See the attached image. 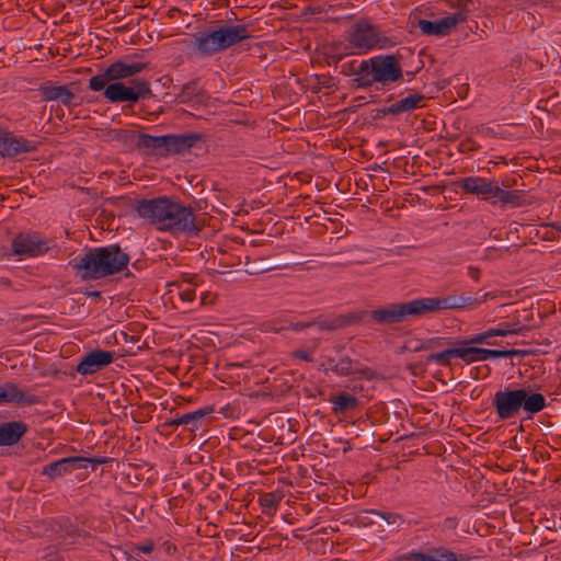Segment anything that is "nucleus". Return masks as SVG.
<instances>
[{
    "label": "nucleus",
    "mask_w": 561,
    "mask_h": 561,
    "mask_svg": "<svg viewBox=\"0 0 561 561\" xmlns=\"http://www.w3.org/2000/svg\"><path fill=\"white\" fill-rule=\"evenodd\" d=\"M250 37L244 24L222 25L194 35L193 48L202 56H211Z\"/></svg>",
    "instance_id": "6"
},
{
    "label": "nucleus",
    "mask_w": 561,
    "mask_h": 561,
    "mask_svg": "<svg viewBox=\"0 0 561 561\" xmlns=\"http://www.w3.org/2000/svg\"><path fill=\"white\" fill-rule=\"evenodd\" d=\"M214 412L213 407H205L194 412L185 413L182 415V423L188 431L195 432L202 425V422L207 415Z\"/></svg>",
    "instance_id": "22"
},
{
    "label": "nucleus",
    "mask_w": 561,
    "mask_h": 561,
    "mask_svg": "<svg viewBox=\"0 0 561 561\" xmlns=\"http://www.w3.org/2000/svg\"><path fill=\"white\" fill-rule=\"evenodd\" d=\"M335 413H344L357 408L358 400L356 397L346 392H341L331 399Z\"/></svg>",
    "instance_id": "23"
},
{
    "label": "nucleus",
    "mask_w": 561,
    "mask_h": 561,
    "mask_svg": "<svg viewBox=\"0 0 561 561\" xmlns=\"http://www.w3.org/2000/svg\"><path fill=\"white\" fill-rule=\"evenodd\" d=\"M365 316V312L362 313H355L347 316L350 318V323H356L363 320V317Z\"/></svg>",
    "instance_id": "46"
},
{
    "label": "nucleus",
    "mask_w": 561,
    "mask_h": 561,
    "mask_svg": "<svg viewBox=\"0 0 561 561\" xmlns=\"http://www.w3.org/2000/svg\"><path fill=\"white\" fill-rule=\"evenodd\" d=\"M70 461V468L71 470L75 468H87L88 465H92V468L94 469L96 465L105 462V458H87V457H68Z\"/></svg>",
    "instance_id": "31"
},
{
    "label": "nucleus",
    "mask_w": 561,
    "mask_h": 561,
    "mask_svg": "<svg viewBox=\"0 0 561 561\" xmlns=\"http://www.w3.org/2000/svg\"><path fill=\"white\" fill-rule=\"evenodd\" d=\"M496 191L493 203L501 202L503 205H511L513 207L520 205V196L517 192L505 191L500 185H497Z\"/></svg>",
    "instance_id": "26"
},
{
    "label": "nucleus",
    "mask_w": 561,
    "mask_h": 561,
    "mask_svg": "<svg viewBox=\"0 0 561 561\" xmlns=\"http://www.w3.org/2000/svg\"><path fill=\"white\" fill-rule=\"evenodd\" d=\"M436 311L434 298H419L407 302H394L369 312L371 320L380 325H393L408 322Z\"/></svg>",
    "instance_id": "7"
},
{
    "label": "nucleus",
    "mask_w": 561,
    "mask_h": 561,
    "mask_svg": "<svg viewBox=\"0 0 561 561\" xmlns=\"http://www.w3.org/2000/svg\"><path fill=\"white\" fill-rule=\"evenodd\" d=\"M70 461L68 458L50 462L43 468L42 473L48 476L51 479L61 477L67 472L71 471Z\"/></svg>",
    "instance_id": "24"
},
{
    "label": "nucleus",
    "mask_w": 561,
    "mask_h": 561,
    "mask_svg": "<svg viewBox=\"0 0 561 561\" xmlns=\"http://www.w3.org/2000/svg\"><path fill=\"white\" fill-rule=\"evenodd\" d=\"M490 358H500L499 350H489L488 359H490Z\"/></svg>",
    "instance_id": "50"
},
{
    "label": "nucleus",
    "mask_w": 561,
    "mask_h": 561,
    "mask_svg": "<svg viewBox=\"0 0 561 561\" xmlns=\"http://www.w3.org/2000/svg\"><path fill=\"white\" fill-rule=\"evenodd\" d=\"M489 334L488 330L483 333H479L470 337L469 340H465L461 342H458L460 345H470V344H488V345H495L494 342L488 341Z\"/></svg>",
    "instance_id": "37"
},
{
    "label": "nucleus",
    "mask_w": 561,
    "mask_h": 561,
    "mask_svg": "<svg viewBox=\"0 0 561 561\" xmlns=\"http://www.w3.org/2000/svg\"><path fill=\"white\" fill-rule=\"evenodd\" d=\"M499 328L502 331H505V336L511 335V334H520L527 329V327L522 324L519 321H515L512 323H508V322L501 323L499 325Z\"/></svg>",
    "instance_id": "36"
},
{
    "label": "nucleus",
    "mask_w": 561,
    "mask_h": 561,
    "mask_svg": "<svg viewBox=\"0 0 561 561\" xmlns=\"http://www.w3.org/2000/svg\"><path fill=\"white\" fill-rule=\"evenodd\" d=\"M458 188L465 194H472L485 201L493 202L499 182L494 179L481 176H468L456 182Z\"/></svg>",
    "instance_id": "10"
},
{
    "label": "nucleus",
    "mask_w": 561,
    "mask_h": 561,
    "mask_svg": "<svg viewBox=\"0 0 561 561\" xmlns=\"http://www.w3.org/2000/svg\"><path fill=\"white\" fill-rule=\"evenodd\" d=\"M291 356L295 358H300V359L307 360V362L311 360L310 354L305 351L293 352Z\"/></svg>",
    "instance_id": "43"
},
{
    "label": "nucleus",
    "mask_w": 561,
    "mask_h": 561,
    "mask_svg": "<svg viewBox=\"0 0 561 561\" xmlns=\"http://www.w3.org/2000/svg\"><path fill=\"white\" fill-rule=\"evenodd\" d=\"M425 96L419 93L409 94L408 96L397 101L396 103L391 104L390 106H387L382 108L380 112L391 115H399L402 113L412 112L416 108H420L424 105Z\"/></svg>",
    "instance_id": "20"
},
{
    "label": "nucleus",
    "mask_w": 561,
    "mask_h": 561,
    "mask_svg": "<svg viewBox=\"0 0 561 561\" xmlns=\"http://www.w3.org/2000/svg\"><path fill=\"white\" fill-rule=\"evenodd\" d=\"M168 426L170 427H173V428H176L179 426H183V423H182V415H178L176 417H174L173 420L169 421L167 423Z\"/></svg>",
    "instance_id": "44"
},
{
    "label": "nucleus",
    "mask_w": 561,
    "mask_h": 561,
    "mask_svg": "<svg viewBox=\"0 0 561 561\" xmlns=\"http://www.w3.org/2000/svg\"><path fill=\"white\" fill-rule=\"evenodd\" d=\"M350 43L362 53H366L375 47L387 48L393 45L391 39L366 21H360L354 25L350 34Z\"/></svg>",
    "instance_id": "9"
},
{
    "label": "nucleus",
    "mask_w": 561,
    "mask_h": 561,
    "mask_svg": "<svg viewBox=\"0 0 561 561\" xmlns=\"http://www.w3.org/2000/svg\"><path fill=\"white\" fill-rule=\"evenodd\" d=\"M245 266V271L249 274H262L272 271L276 267L273 266L266 259H257L254 260L253 262H248Z\"/></svg>",
    "instance_id": "30"
},
{
    "label": "nucleus",
    "mask_w": 561,
    "mask_h": 561,
    "mask_svg": "<svg viewBox=\"0 0 561 561\" xmlns=\"http://www.w3.org/2000/svg\"><path fill=\"white\" fill-rule=\"evenodd\" d=\"M154 545L152 542H146L142 545H135L129 552L124 551L123 556L127 561H145L140 559V553L149 554L153 551Z\"/></svg>",
    "instance_id": "27"
},
{
    "label": "nucleus",
    "mask_w": 561,
    "mask_h": 561,
    "mask_svg": "<svg viewBox=\"0 0 561 561\" xmlns=\"http://www.w3.org/2000/svg\"><path fill=\"white\" fill-rule=\"evenodd\" d=\"M492 293H485L481 299L471 296H448L445 298H434L435 309H459L468 306H478L486 301L489 298H494Z\"/></svg>",
    "instance_id": "17"
},
{
    "label": "nucleus",
    "mask_w": 561,
    "mask_h": 561,
    "mask_svg": "<svg viewBox=\"0 0 561 561\" xmlns=\"http://www.w3.org/2000/svg\"><path fill=\"white\" fill-rule=\"evenodd\" d=\"M342 348H343V346H341V345L335 346L336 352H341Z\"/></svg>",
    "instance_id": "56"
},
{
    "label": "nucleus",
    "mask_w": 561,
    "mask_h": 561,
    "mask_svg": "<svg viewBox=\"0 0 561 561\" xmlns=\"http://www.w3.org/2000/svg\"><path fill=\"white\" fill-rule=\"evenodd\" d=\"M1 282H2V284H4V285H9V284H10V280H9V279H2Z\"/></svg>",
    "instance_id": "55"
},
{
    "label": "nucleus",
    "mask_w": 561,
    "mask_h": 561,
    "mask_svg": "<svg viewBox=\"0 0 561 561\" xmlns=\"http://www.w3.org/2000/svg\"><path fill=\"white\" fill-rule=\"evenodd\" d=\"M350 324V318L348 317H337L334 320L331 321H321L318 323V327L320 330H336L339 328H343L345 325Z\"/></svg>",
    "instance_id": "33"
},
{
    "label": "nucleus",
    "mask_w": 561,
    "mask_h": 561,
    "mask_svg": "<svg viewBox=\"0 0 561 561\" xmlns=\"http://www.w3.org/2000/svg\"><path fill=\"white\" fill-rule=\"evenodd\" d=\"M262 327H263V330H265V331L278 332V329L276 327L272 325V323H270V322L263 323Z\"/></svg>",
    "instance_id": "48"
},
{
    "label": "nucleus",
    "mask_w": 561,
    "mask_h": 561,
    "mask_svg": "<svg viewBox=\"0 0 561 561\" xmlns=\"http://www.w3.org/2000/svg\"><path fill=\"white\" fill-rule=\"evenodd\" d=\"M287 439H288V440H290V442H294V440H295V438H294L293 434H290V435H289V437H288Z\"/></svg>",
    "instance_id": "57"
},
{
    "label": "nucleus",
    "mask_w": 561,
    "mask_h": 561,
    "mask_svg": "<svg viewBox=\"0 0 561 561\" xmlns=\"http://www.w3.org/2000/svg\"><path fill=\"white\" fill-rule=\"evenodd\" d=\"M290 515H291V513H289L283 508V519L284 520H287L288 523H290V518H289Z\"/></svg>",
    "instance_id": "53"
},
{
    "label": "nucleus",
    "mask_w": 561,
    "mask_h": 561,
    "mask_svg": "<svg viewBox=\"0 0 561 561\" xmlns=\"http://www.w3.org/2000/svg\"><path fill=\"white\" fill-rule=\"evenodd\" d=\"M476 351V347L468 346V345H461L459 347H456V357L461 358L466 363L470 364L477 360V354L473 352Z\"/></svg>",
    "instance_id": "34"
},
{
    "label": "nucleus",
    "mask_w": 561,
    "mask_h": 561,
    "mask_svg": "<svg viewBox=\"0 0 561 561\" xmlns=\"http://www.w3.org/2000/svg\"><path fill=\"white\" fill-rule=\"evenodd\" d=\"M310 324L309 323H293L288 320H284L283 319V330H287V329H291V330H302L305 328H308Z\"/></svg>",
    "instance_id": "39"
},
{
    "label": "nucleus",
    "mask_w": 561,
    "mask_h": 561,
    "mask_svg": "<svg viewBox=\"0 0 561 561\" xmlns=\"http://www.w3.org/2000/svg\"><path fill=\"white\" fill-rule=\"evenodd\" d=\"M175 96L178 103L188 104L191 107L204 105L209 100L207 92L198 87L197 80L183 84Z\"/></svg>",
    "instance_id": "16"
},
{
    "label": "nucleus",
    "mask_w": 561,
    "mask_h": 561,
    "mask_svg": "<svg viewBox=\"0 0 561 561\" xmlns=\"http://www.w3.org/2000/svg\"><path fill=\"white\" fill-rule=\"evenodd\" d=\"M456 347L445 350L440 353H435L428 356L430 362H436L442 365H449V358L456 357Z\"/></svg>",
    "instance_id": "35"
},
{
    "label": "nucleus",
    "mask_w": 561,
    "mask_h": 561,
    "mask_svg": "<svg viewBox=\"0 0 561 561\" xmlns=\"http://www.w3.org/2000/svg\"><path fill=\"white\" fill-rule=\"evenodd\" d=\"M525 352L524 351H520V350H499V357H504V358H508V357H513V356H517V355H524Z\"/></svg>",
    "instance_id": "41"
},
{
    "label": "nucleus",
    "mask_w": 561,
    "mask_h": 561,
    "mask_svg": "<svg viewBox=\"0 0 561 561\" xmlns=\"http://www.w3.org/2000/svg\"><path fill=\"white\" fill-rule=\"evenodd\" d=\"M202 139L201 134H169L163 136H151L139 133L137 138V149L146 154H154L165 157L169 154H178L190 150L198 140Z\"/></svg>",
    "instance_id": "8"
},
{
    "label": "nucleus",
    "mask_w": 561,
    "mask_h": 561,
    "mask_svg": "<svg viewBox=\"0 0 561 561\" xmlns=\"http://www.w3.org/2000/svg\"><path fill=\"white\" fill-rule=\"evenodd\" d=\"M467 19L466 12L459 11L437 21H427L419 19L416 25L425 35L445 36L451 33L456 26L465 22Z\"/></svg>",
    "instance_id": "11"
},
{
    "label": "nucleus",
    "mask_w": 561,
    "mask_h": 561,
    "mask_svg": "<svg viewBox=\"0 0 561 561\" xmlns=\"http://www.w3.org/2000/svg\"><path fill=\"white\" fill-rule=\"evenodd\" d=\"M331 370L342 376L359 373V370L353 366L352 359L347 356L341 357L336 364L331 366Z\"/></svg>",
    "instance_id": "28"
},
{
    "label": "nucleus",
    "mask_w": 561,
    "mask_h": 561,
    "mask_svg": "<svg viewBox=\"0 0 561 561\" xmlns=\"http://www.w3.org/2000/svg\"><path fill=\"white\" fill-rule=\"evenodd\" d=\"M471 0H461V3L460 5L462 7V9L468 12L469 11V8H468V3H470Z\"/></svg>",
    "instance_id": "51"
},
{
    "label": "nucleus",
    "mask_w": 561,
    "mask_h": 561,
    "mask_svg": "<svg viewBox=\"0 0 561 561\" xmlns=\"http://www.w3.org/2000/svg\"><path fill=\"white\" fill-rule=\"evenodd\" d=\"M263 512L266 514H275L277 510V500L274 493H265L260 499Z\"/></svg>",
    "instance_id": "32"
},
{
    "label": "nucleus",
    "mask_w": 561,
    "mask_h": 561,
    "mask_svg": "<svg viewBox=\"0 0 561 561\" xmlns=\"http://www.w3.org/2000/svg\"><path fill=\"white\" fill-rule=\"evenodd\" d=\"M434 560H448V561H457L456 554L451 551H436L434 556Z\"/></svg>",
    "instance_id": "38"
},
{
    "label": "nucleus",
    "mask_w": 561,
    "mask_h": 561,
    "mask_svg": "<svg viewBox=\"0 0 561 561\" xmlns=\"http://www.w3.org/2000/svg\"><path fill=\"white\" fill-rule=\"evenodd\" d=\"M334 364H335L334 359L331 357H328L327 363L322 364V366L324 367L325 370H328V369H331V366H333Z\"/></svg>",
    "instance_id": "49"
},
{
    "label": "nucleus",
    "mask_w": 561,
    "mask_h": 561,
    "mask_svg": "<svg viewBox=\"0 0 561 561\" xmlns=\"http://www.w3.org/2000/svg\"><path fill=\"white\" fill-rule=\"evenodd\" d=\"M377 515L385 519L388 525H397L398 527L403 524V518L397 513H388V512H377V511H367L364 512L363 516H360V520L364 523L367 519L366 515Z\"/></svg>",
    "instance_id": "29"
},
{
    "label": "nucleus",
    "mask_w": 561,
    "mask_h": 561,
    "mask_svg": "<svg viewBox=\"0 0 561 561\" xmlns=\"http://www.w3.org/2000/svg\"><path fill=\"white\" fill-rule=\"evenodd\" d=\"M412 561H448V560H434V556L423 553H411L409 557Z\"/></svg>",
    "instance_id": "40"
},
{
    "label": "nucleus",
    "mask_w": 561,
    "mask_h": 561,
    "mask_svg": "<svg viewBox=\"0 0 561 561\" xmlns=\"http://www.w3.org/2000/svg\"><path fill=\"white\" fill-rule=\"evenodd\" d=\"M48 250L46 241L37 234L20 233L12 241V253L14 255L37 256Z\"/></svg>",
    "instance_id": "13"
},
{
    "label": "nucleus",
    "mask_w": 561,
    "mask_h": 561,
    "mask_svg": "<svg viewBox=\"0 0 561 561\" xmlns=\"http://www.w3.org/2000/svg\"><path fill=\"white\" fill-rule=\"evenodd\" d=\"M39 399L32 393L23 392L18 385L13 382H5L0 385V405L5 403L18 404H37Z\"/></svg>",
    "instance_id": "15"
},
{
    "label": "nucleus",
    "mask_w": 561,
    "mask_h": 561,
    "mask_svg": "<svg viewBox=\"0 0 561 561\" xmlns=\"http://www.w3.org/2000/svg\"><path fill=\"white\" fill-rule=\"evenodd\" d=\"M488 334L490 337L494 336H505V331H502L499 327L494 329H489Z\"/></svg>",
    "instance_id": "45"
},
{
    "label": "nucleus",
    "mask_w": 561,
    "mask_h": 561,
    "mask_svg": "<svg viewBox=\"0 0 561 561\" xmlns=\"http://www.w3.org/2000/svg\"><path fill=\"white\" fill-rule=\"evenodd\" d=\"M36 149L34 142L16 137L11 133L2 131L0 136V154L2 157H15L21 153L31 152Z\"/></svg>",
    "instance_id": "14"
},
{
    "label": "nucleus",
    "mask_w": 561,
    "mask_h": 561,
    "mask_svg": "<svg viewBox=\"0 0 561 561\" xmlns=\"http://www.w3.org/2000/svg\"><path fill=\"white\" fill-rule=\"evenodd\" d=\"M196 275L192 276L190 279H182L181 282H176L171 284L178 288V294L183 301L192 302L195 299V289L192 285H195Z\"/></svg>",
    "instance_id": "25"
},
{
    "label": "nucleus",
    "mask_w": 561,
    "mask_h": 561,
    "mask_svg": "<svg viewBox=\"0 0 561 561\" xmlns=\"http://www.w3.org/2000/svg\"><path fill=\"white\" fill-rule=\"evenodd\" d=\"M492 404L499 420H510L516 417L520 410L529 415L540 412L546 408V399L529 388H505L495 392Z\"/></svg>",
    "instance_id": "4"
},
{
    "label": "nucleus",
    "mask_w": 561,
    "mask_h": 561,
    "mask_svg": "<svg viewBox=\"0 0 561 561\" xmlns=\"http://www.w3.org/2000/svg\"><path fill=\"white\" fill-rule=\"evenodd\" d=\"M27 432V425L21 421H12L0 424V446L16 444Z\"/></svg>",
    "instance_id": "19"
},
{
    "label": "nucleus",
    "mask_w": 561,
    "mask_h": 561,
    "mask_svg": "<svg viewBox=\"0 0 561 561\" xmlns=\"http://www.w3.org/2000/svg\"><path fill=\"white\" fill-rule=\"evenodd\" d=\"M510 307V305L505 304L500 307V311H505V309Z\"/></svg>",
    "instance_id": "54"
},
{
    "label": "nucleus",
    "mask_w": 561,
    "mask_h": 561,
    "mask_svg": "<svg viewBox=\"0 0 561 561\" xmlns=\"http://www.w3.org/2000/svg\"><path fill=\"white\" fill-rule=\"evenodd\" d=\"M136 211L139 217L149 220L159 230L170 231L173 234L195 236L201 230L191 208L167 197L139 199L136 204Z\"/></svg>",
    "instance_id": "2"
},
{
    "label": "nucleus",
    "mask_w": 561,
    "mask_h": 561,
    "mask_svg": "<svg viewBox=\"0 0 561 561\" xmlns=\"http://www.w3.org/2000/svg\"><path fill=\"white\" fill-rule=\"evenodd\" d=\"M139 133L134 129H108L105 133L107 140L117 141L126 149L137 148Z\"/></svg>",
    "instance_id": "21"
},
{
    "label": "nucleus",
    "mask_w": 561,
    "mask_h": 561,
    "mask_svg": "<svg viewBox=\"0 0 561 561\" xmlns=\"http://www.w3.org/2000/svg\"><path fill=\"white\" fill-rule=\"evenodd\" d=\"M468 273L469 275L473 278V279H478L479 278V275H480V271L479 268L474 267V266H469L468 268Z\"/></svg>",
    "instance_id": "47"
},
{
    "label": "nucleus",
    "mask_w": 561,
    "mask_h": 561,
    "mask_svg": "<svg viewBox=\"0 0 561 561\" xmlns=\"http://www.w3.org/2000/svg\"><path fill=\"white\" fill-rule=\"evenodd\" d=\"M45 101H58L65 106H70L75 100V93L66 85H55L47 82L38 89Z\"/></svg>",
    "instance_id": "18"
},
{
    "label": "nucleus",
    "mask_w": 561,
    "mask_h": 561,
    "mask_svg": "<svg viewBox=\"0 0 561 561\" xmlns=\"http://www.w3.org/2000/svg\"><path fill=\"white\" fill-rule=\"evenodd\" d=\"M145 62H131L118 60L110 65L103 72L93 76L89 80V88L92 91L104 90V96L112 103L131 102L136 103L151 94L150 84L146 80H133L130 87L116 82L121 79L130 78L142 71Z\"/></svg>",
    "instance_id": "1"
},
{
    "label": "nucleus",
    "mask_w": 561,
    "mask_h": 561,
    "mask_svg": "<svg viewBox=\"0 0 561 561\" xmlns=\"http://www.w3.org/2000/svg\"><path fill=\"white\" fill-rule=\"evenodd\" d=\"M113 352L96 348L82 357L78 363L76 370L83 376L93 375L107 367L113 363Z\"/></svg>",
    "instance_id": "12"
},
{
    "label": "nucleus",
    "mask_w": 561,
    "mask_h": 561,
    "mask_svg": "<svg viewBox=\"0 0 561 561\" xmlns=\"http://www.w3.org/2000/svg\"><path fill=\"white\" fill-rule=\"evenodd\" d=\"M288 9H289V8H287V7H285V5L283 4V7H282V10H283V22H285V21H286V20L291 15V14H289V13H284V11H286V10H288Z\"/></svg>",
    "instance_id": "52"
},
{
    "label": "nucleus",
    "mask_w": 561,
    "mask_h": 561,
    "mask_svg": "<svg viewBox=\"0 0 561 561\" xmlns=\"http://www.w3.org/2000/svg\"><path fill=\"white\" fill-rule=\"evenodd\" d=\"M128 262L129 255L117 244H111L88 250L70 265L83 280H92L122 272Z\"/></svg>",
    "instance_id": "3"
},
{
    "label": "nucleus",
    "mask_w": 561,
    "mask_h": 561,
    "mask_svg": "<svg viewBox=\"0 0 561 561\" xmlns=\"http://www.w3.org/2000/svg\"><path fill=\"white\" fill-rule=\"evenodd\" d=\"M473 353L477 354L478 362L488 360V353H489L488 348L476 347V351Z\"/></svg>",
    "instance_id": "42"
},
{
    "label": "nucleus",
    "mask_w": 561,
    "mask_h": 561,
    "mask_svg": "<svg viewBox=\"0 0 561 561\" xmlns=\"http://www.w3.org/2000/svg\"><path fill=\"white\" fill-rule=\"evenodd\" d=\"M354 73L360 88H369L374 83L386 87L402 78V68L397 56L380 55L363 60Z\"/></svg>",
    "instance_id": "5"
}]
</instances>
